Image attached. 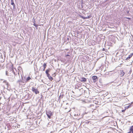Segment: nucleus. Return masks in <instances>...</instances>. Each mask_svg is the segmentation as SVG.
Here are the masks:
<instances>
[{"label":"nucleus","mask_w":133,"mask_h":133,"mask_svg":"<svg viewBox=\"0 0 133 133\" xmlns=\"http://www.w3.org/2000/svg\"><path fill=\"white\" fill-rule=\"evenodd\" d=\"M46 63H44L43 65V66L44 68H46Z\"/></svg>","instance_id":"12"},{"label":"nucleus","mask_w":133,"mask_h":133,"mask_svg":"<svg viewBox=\"0 0 133 133\" xmlns=\"http://www.w3.org/2000/svg\"><path fill=\"white\" fill-rule=\"evenodd\" d=\"M81 17H82V18H83L84 19H86V18H86V17H83V16H81Z\"/></svg>","instance_id":"17"},{"label":"nucleus","mask_w":133,"mask_h":133,"mask_svg":"<svg viewBox=\"0 0 133 133\" xmlns=\"http://www.w3.org/2000/svg\"><path fill=\"white\" fill-rule=\"evenodd\" d=\"M97 110V111L98 112V110Z\"/></svg>","instance_id":"24"},{"label":"nucleus","mask_w":133,"mask_h":133,"mask_svg":"<svg viewBox=\"0 0 133 133\" xmlns=\"http://www.w3.org/2000/svg\"><path fill=\"white\" fill-rule=\"evenodd\" d=\"M125 73L123 71V70L121 71H120V76L121 77H123L125 74Z\"/></svg>","instance_id":"9"},{"label":"nucleus","mask_w":133,"mask_h":133,"mask_svg":"<svg viewBox=\"0 0 133 133\" xmlns=\"http://www.w3.org/2000/svg\"><path fill=\"white\" fill-rule=\"evenodd\" d=\"M45 68H44V69H43V71H44L45 70Z\"/></svg>","instance_id":"22"},{"label":"nucleus","mask_w":133,"mask_h":133,"mask_svg":"<svg viewBox=\"0 0 133 133\" xmlns=\"http://www.w3.org/2000/svg\"><path fill=\"white\" fill-rule=\"evenodd\" d=\"M31 79V78L30 77H28L26 79V81H25V83H26L27 82L29 81Z\"/></svg>","instance_id":"10"},{"label":"nucleus","mask_w":133,"mask_h":133,"mask_svg":"<svg viewBox=\"0 0 133 133\" xmlns=\"http://www.w3.org/2000/svg\"><path fill=\"white\" fill-rule=\"evenodd\" d=\"M47 75V76L48 77H49L50 76V74H48Z\"/></svg>","instance_id":"16"},{"label":"nucleus","mask_w":133,"mask_h":133,"mask_svg":"<svg viewBox=\"0 0 133 133\" xmlns=\"http://www.w3.org/2000/svg\"><path fill=\"white\" fill-rule=\"evenodd\" d=\"M48 78L49 79L51 80V81H52V80L53 79V78L51 76L49 77Z\"/></svg>","instance_id":"11"},{"label":"nucleus","mask_w":133,"mask_h":133,"mask_svg":"<svg viewBox=\"0 0 133 133\" xmlns=\"http://www.w3.org/2000/svg\"><path fill=\"white\" fill-rule=\"evenodd\" d=\"M46 114L48 118L50 119L51 116L52 115L51 112L49 111H48L46 112Z\"/></svg>","instance_id":"4"},{"label":"nucleus","mask_w":133,"mask_h":133,"mask_svg":"<svg viewBox=\"0 0 133 133\" xmlns=\"http://www.w3.org/2000/svg\"><path fill=\"white\" fill-rule=\"evenodd\" d=\"M31 90L32 91L35 93L36 94H39V92L37 89V88H36L35 87H33L32 88Z\"/></svg>","instance_id":"3"},{"label":"nucleus","mask_w":133,"mask_h":133,"mask_svg":"<svg viewBox=\"0 0 133 133\" xmlns=\"http://www.w3.org/2000/svg\"><path fill=\"white\" fill-rule=\"evenodd\" d=\"M34 25L35 26H37V25H35L34 24Z\"/></svg>","instance_id":"23"},{"label":"nucleus","mask_w":133,"mask_h":133,"mask_svg":"<svg viewBox=\"0 0 133 133\" xmlns=\"http://www.w3.org/2000/svg\"><path fill=\"white\" fill-rule=\"evenodd\" d=\"M6 75L9 76L8 79L9 81L11 82L14 81V79L15 78V72H13L11 70L9 71H6Z\"/></svg>","instance_id":"1"},{"label":"nucleus","mask_w":133,"mask_h":133,"mask_svg":"<svg viewBox=\"0 0 133 133\" xmlns=\"http://www.w3.org/2000/svg\"><path fill=\"white\" fill-rule=\"evenodd\" d=\"M91 16H88V17H86V18H86V19H88V18H90Z\"/></svg>","instance_id":"15"},{"label":"nucleus","mask_w":133,"mask_h":133,"mask_svg":"<svg viewBox=\"0 0 133 133\" xmlns=\"http://www.w3.org/2000/svg\"><path fill=\"white\" fill-rule=\"evenodd\" d=\"M133 55V53H132L131 54L129 55V56L126 58V60H127L131 58L132 57Z\"/></svg>","instance_id":"8"},{"label":"nucleus","mask_w":133,"mask_h":133,"mask_svg":"<svg viewBox=\"0 0 133 133\" xmlns=\"http://www.w3.org/2000/svg\"><path fill=\"white\" fill-rule=\"evenodd\" d=\"M52 75L53 76H56V74L55 73H54V74L53 75Z\"/></svg>","instance_id":"19"},{"label":"nucleus","mask_w":133,"mask_h":133,"mask_svg":"<svg viewBox=\"0 0 133 133\" xmlns=\"http://www.w3.org/2000/svg\"><path fill=\"white\" fill-rule=\"evenodd\" d=\"M126 18L127 19H131V18H129V17H126Z\"/></svg>","instance_id":"20"},{"label":"nucleus","mask_w":133,"mask_h":133,"mask_svg":"<svg viewBox=\"0 0 133 133\" xmlns=\"http://www.w3.org/2000/svg\"><path fill=\"white\" fill-rule=\"evenodd\" d=\"M11 2H14L13 0H11Z\"/></svg>","instance_id":"21"},{"label":"nucleus","mask_w":133,"mask_h":133,"mask_svg":"<svg viewBox=\"0 0 133 133\" xmlns=\"http://www.w3.org/2000/svg\"><path fill=\"white\" fill-rule=\"evenodd\" d=\"M11 4L13 6H15V4L14 2H11Z\"/></svg>","instance_id":"14"},{"label":"nucleus","mask_w":133,"mask_h":133,"mask_svg":"<svg viewBox=\"0 0 133 133\" xmlns=\"http://www.w3.org/2000/svg\"><path fill=\"white\" fill-rule=\"evenodd\" d=\"M49 72V70H46L45 72L46 74H49L48 72Z\"/></svg>","instance_id":"13"},{"label":"nucleus","mask_w":133,"mask_h":133,"mask_svg":"<svg viewBox=\"0 0 133 133\" xmlns=\"http://www.w3.org/2000/svg\"><path fill=\"white\" fill-rule=\"evenodd\" d=\"M97 108V107L95 104H91L89 107L90 109H91V110H92V112H94V110L96 109Z\"/></svg>","instance_id":"2"},{"label":"nucleus","mask_w":133,"mask_h":133,"mask_svg":"<svg viewBox=\"0 0 133 133\" xmlns=\"http://www.w3.org/2000/svg\"><path fill=\"white\" fill-rule=\"evenodd\" d=\"M127 133H133V125L130 127L129 131Z\"/></svg>","instance_id":"5"},{"label":"nucleus","mask_w":133,"mask_h":133,"mask_svg":"<svg viewBox=\"0 0 133 133\" xmlns=\"http://www.w3.org/2000/svg\"><path fill=\"white\" fill-rule=\"evenodd\" d=\"M80 81L81 82H86L87 81L86 79L84 77H82L81 78Z\"/></svg>","instance_id":"7"},{"label":"nucleus","mask_w":133,"mask_h":133,"mask_svg":"<svg viewBox=\"0 0 133 133\" xmlns=\"http://www.w3.org/2000/svg\"><path fill=\"white\" fill-rule=\"evenodd\" d=\"M97 77L95 76H93L92 77V78L94 82L95 83L96 82V80L97 79Z\"/></svg>","instance_id":"6"},{"label":"nucleus","mask_w":133,"mask_h":133,"mask_svg":"<svg viewBox=\"0 0 133 133\" xmlns=\"http://www.w3.org/2000/svg\"><path fill=\"white\" fill-rule=\"evenodd\" d=\"M70 56V55L69 54H67L66 55V57H67V56Z\"/></svg>","instance_id":"18"}]
</instances>
